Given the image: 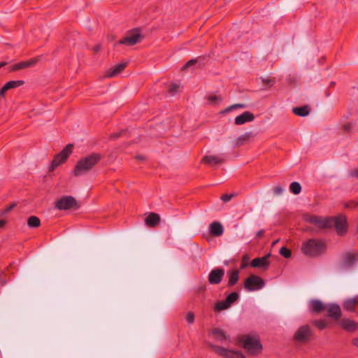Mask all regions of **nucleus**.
I'll list each match as a JSON object with an SVG mask.
<instances>
[{
  "instance_id": "1",
  "label": "nucleus",
  "mask_w": 358,
  "mask_h": 358,
  "mask_svg": "<svg viewBox=\"0 0 358 358\" xmlns=\"http://www.w3.org/2000/svg\"><path fill=\"white\" fill-rule=\"evenodd\" d=\"M101 159V155L95 152L80 159L74 167L73 176L78 177L85 175L99 162Z\"/></svg>"
},
{
  "instance_id": "2",
  "label": "nucleus",
  "mask_w": 358,
  "mask_h": 358,
  "mask_svg": "<svg viewBox=\"0 0 358 358\" xmlns=\"http://www.w3.org/2000/svg\"><path fill=\"white\" fill-rule=\"evenodd\" d=\"M325 243L319 239H310L302 244L301 250L304 255L310 257H316L325 250Z\"/></svg>"
},
{
  "instance_id": "3",
  "label": "nucleus",
  "mask_w": 358,
  "mask_h": 358,
  "mask_svg": "<svg viewBox=\"0 0 358 358\" xmlns=\"http://www.w3.org/2000/svg\"><path fill=\"white\" fill-rule=\"evenodd\" d=\"M240 343L248 353L252 355L259 354L262 350V345L257 336L243 335L240 338Z\"/></svg>"
},
{
  "instance_id": "4",
  "label": "nucleus",
  "mask_w": 358,
  "mask_h": 358,
  "mask_svg": "<svg viewBox=\"0 0 358 358\" xmlns=\"http://www.w3.org/2000/svg\"><path fill=\"white\" fill-rule=\"evenodd\" d=\"M314 331L308 324L301 326L294 333L293 339L294 341L305 344L313 339Z\"/></svg>"
},
{
  "instance_id": "5",
  "label": "nucleus",
  "mask_w": 358,
  "mask_h": 358,
  "mask_svg": "<svg viewBox=\"0 0 358 358\" xmlns=\"http://www.w3.org/2000/svg\"><path fill=\"white\" fill-rule=\"evenodd\" d=\"M80 205L72 196H63L55 203V208L59 210H78Z\"/></svg>"
},
{
  "instance_id": "6",
  "label": "nucleus",
  "mask_w": 358,
  "mask_h": 358,
  "mask_svg": "<svg viewBox=\"0 0 358 358\" xmlns=\"http://www.w3.org/2000/svg\"><path fill=\"white\" fill-rule=\"evenodd\" d=\"M208 346L219 356L224 358H244V355L239 351L229 350L214 344H208Z\"/></svg>"
},
{
  "instance_id": "7",
  "label": "nucleus",
  "mask_w": 358,
  "mask_h": 358,
  "mask_svg": "<svg viewBox=\"0 0 358 358\" xmlns=\"http://www.w3.org/2000/svg\"><path fill=\"white\" fill-rule=\"evenodd\" d=\"M73 151V145L68 144L59 154H57L53 159L50 170L53 171L58 166L63 164L71 154Z\"/></svg>"
},
{
  "instance_id": "8",
  "label": "nucleus",
  "mask_w": 358,
  "mask_h": 358,
  "mask_svg": "<svg viewBox=\"0 0 358 358\" xmlns=\"http://www.w3.org/2000/svg\"><path fill=\"white\" fill-rule=\"evenodd\" d=\"M306 220L315 224L320 229H329L332 227L333 217H322L317 215H309L306 217Z\"/></svg>"
},
{
  "instance_id": "9",
  "label": "nucleus",
  "mask_w": 358,
  "mask_h": 358,
  "mask_svg": "<svg viewBox=\"0 0 358 358\" xmlns=\"http://www.w3.org/2000/svg\"><path fill=\"white\" fill-rule=\"evenodd\" d=\"M264 286V280L260 277L255 275H250L245 279L244 282V288L248 291L259 290Z\"/></svg>"
},
{
  "instance_id": "10",
  "label": "nucleus",
  "mask_w": 358,
  "mask_h": 358,
  "mask_svg": "<svg viewBox=\"0 0 358 358\" xmlns=\"http://www.w3.org/2000/svg\"><path fill=\"white\" fill-rule=\"evenodd\" d=\"M143 36L138 30H133L118 41V44L126 45H134L143 39Z\"/></svg>"
},
{
  "instance_id": "11",
  "label": "nucleus",
  "mask_w": 358,
  "mask_h": 358,
  "mask_svg": "<svg viewBox=\"0 0 358 358\" xmlns=\"http://www.w3.org/2000/svg\"><path fill=\"white\" fill-rule=\"evenodd\" d=\"M332 227H334L337 234L340 236L345 234L347 230V220L343 215L333 217Z\"/></svg>"
},
{
  "instance_id": "12",
  "label": "nucleus",
  "mask_w": 358,
  "mask_h": 358,
  "mask_svg": "<svg viewBox=\"0 0 358 358\" xmlns=\"http://www.w3.org/2000/svg\"><path fill=\"white\" fill-rule=\"evenodd\" d=\"M358 261L357 252H346L343 256V262L341 264L342 268H348L352 267L356 262Z\"/></svg>"
},
{
  "instance_id": "13",
  "label": "nucleus",
  "mask_w": 358,
  "mask_h": 358,
  "mask_svg": "<svg viewBox=\"0 0 358 358\" xmlns=\"http://www.w3.org/2000/svg\"><path fill=\"white\" fill-rule=\"evenodd\" d=\"M224 275V270L223 268L213 269L208 275V282L212 285L219 284Z\"/></svg>"
},
{
  "instance_id": "14",
  "label": "nucleus",
  "mask_w": 358,
  "mask_h": 358,
  "mask_svg": "<svg viewBox=\"0 0 358 358\" xmlns=\"http://www.w3.org/2000/svg\"><path fill=\"white\" fill-rule=\"evenodd\" d=\"M270 255V254H268L262 257L253 259L250 262L251 266L254 268H262L264 269H267L270 264V262L268 260Z\"/></svg>"
},
{
  "instance_id": "15",
  "label": "nucleus",
  "mask_w": 358,
  "mask_h": 358,
  "mask_svg": "<svg viewBox=\"0 0 358 358\" xmlns=\"http://www.w3.org/2000/svg\"><path fill=\"white\" fill-rule=\"evenodd\" d=\"M325 310L327 312L328 316L332 319L338 320L341 316V308L337 304H328Z\"/></svg>"
},
{
  "instance_id": "16",
  "label": "nucleus",
  "mask_w": 358,
  "mask_h": 358,
  "mask_svg": "<svg viewBox=\"0 0 358 358\" xmlns=\"http://www.w3.org/2000/svg\"><path fill=\"white\" fill-rule=\"evenodd\" d=\"M37 60L36 59H32L29 61H22L18 63H16L11 66H10L9 71L10 72L17 71L23 69H26L28 67L33 66L36 64Z\"/></svg>"
},
{
  "instance_id": "17",
  "label": "nucleus",
  "mask_w": 358,
  "mask_h": 358,
  "mask_svg": "<svg viewBox=\"0 0 358 358\" xmlns=\"http://www.w3.org/2000/svg\"><path fill=\"white\" fill-rule=\"evenodd\" d=\"M340 324L343 329L349 332H354L358 329V323L353 320L348 318L341 320Z\"/></svg>"
},
{
  "instance_id": "18",
  "label": "nucleus",
  "mask_w": 358,
  "mask_h": 358,
  "mask_svg": "<svg viewBox=\"0 0 358 358\" xmlns=\"http://www.w3.org/2000/svg\"><path fill=\"white\" fill-rule=\"evenodd\" d=\"M255 119L254 115L250 112V111H245L241 115L237 116L234 122L237 125L243 124L248 122H252Z\"/></svg>"
},
{
  "instance_id": "19",
  "label": "nucleus",
  "mask_w": 358,
  "mask_h": 358,
  "mask_svg": "<svg viewBox=\"0 0 358 358\" xmlns=\"http://www.w3.org/2000/svg\"><path fill=\"white\" fill-rule=\"evenodd\" d=\"M211 334L217 341L224 343L230 341V336L225 334V332L218 328H215L212 330Z\"/></svg>"
},
{
  "instance_id": "20",
  "label": "nucleus",
  "mask_w": 358,
  "mask_h": 358,
  "mask_svg": "<svg viewBox=\"0 0 358 358\" xmlns=\"http://www.w3.org/2000/svg\"><path fill=\"white\" fill-rule=\"evenodd\" d=\"M127 66V63H121L115 65V66L109 69L106 72L105 76L107 78L114 77L120 73Z\"/></svg>"
},
{
  "instance_id": "21",
  "label": "nucleus",
  "mask_w": 358,
  "mask_h": 358,
  "mask_svg": "<svg viewBox=\"0 0 358 358\" xmlns=\"http://www.w3.org/2000/svg\"><path fill=\"white\" fill-rule=\"evenodd\" d=\"M224 159L220 156L206 155L201 159V163L207 164L210 166L223 163Z\"/></svg>"
},
{
  "instance_id": "22",
  "label": "nucleus",
  "mask_w": 358,
  "mask_h": 358,
  "mask_svg": "<svg viewBox=\"0 0 358 358\" xmlns=\"http://www.w3.org/2000/svg\"><path fill=\"white\" fill-rule=\"evenodd\" d=\"M160 221V217L155 213H150L145 220V224L150 227H156Z\"/></svg>"
},
{
  "instance_id": "23",
  "label": "nucleus",
  "mask_w": 358,
  "mask_h": 358,
  "mask_svg": "<svg viewBox=\"0 0 358 358\" xmlns=\"http://www.w3.org/2000/svg\"><path fill=\"white\" fill-rule=\"evenodd\" d=\"M210 233L213 236H220L224 232L222 225L218 222H213L210 224L209 227Z\"/></svg>"
},
{
  "instance_id": "24",
  "label": "nucleus",
  "mask_w": 358,
  "mask_h": 358,
  "mask_svg": "<svg viewBox=\"0 0 358 358\" xmlns=\"http://www.w3.org/2000/svg\"><path fill=\"white\" fill-rule=\"evenodd\" d=\"M357 304H358L357 296L346 300L343 303V308L348 311L355 312Z\"/></svg>"
},
{
  "instance_id": "25",
  "label": "nucleus",
  "mask_w": 358,
  "mask_h": 358,
  "mask_svg": "<svg viewBox=\"0 0 358 358\" xmlns=\"http://www.w3.org/2000/svg\"><path fill=\"white\" fill-rule=\"evenodd\" d=\"M325 305L320 300H313L310 301V308L314 313H320L326 309Z\"/></svg>"
},
{
  "instance_id": "26",
  "label": "nucleus",
  "mask_w": 358,
  "mask_h": 358,
  "mask_svg": "<svg viewBox=\"0 0 358 358\" xmlns=\"http://www.w3.org/2000/svg\"><path fill=\"white\" fill-rule=\"evenodd\" d=\"M292 112L296 115L300 117L307 116L310 113V108L308 106H303L301 107H294L292 108Z\"/></svg>"
},
{
  "instance_id": "27",
  "label": "nucleus",
  "mask_w": 358,
  "mask_h": 358,
  "mask_svg": "<svg viewBox=\"0 0 358 358\" xmlns=\"http://www.w3.org/2000/svg\"><path fill=\"white\" fill-rule=\"evenodd\" d=\"M239 279V272L238 270H233L229 273L228 286L231 287L234 285Z\"/></svg>"
},
{
  "instance_id": "28",
  "label": "nucleus",
  "mask_w": 358,
  "mask_h": 358,
  "mask_svg": "<svg viewBox=\"0 0 358 358\" xmlns=\"http://www.w3.org/2000/svg\"><path fill=\"white\" fill-rule=\"evenodd\" d=\"M27 225L30 228H38L41 225V220L36 216H34V215L30 216L27 219Z\"/></svg>"
},
{
  "instance_id": "29",
  "label": "nucleus",
  "mask_w": 358,
  "mask_h": 358,
  "mask_svg": "<svg viewBox=\"0 0 358 358\" xmlns=\"http://www.w3.org/2000/svg\"><path fill=\"white\" fill-rule=\"evenodd\" d=\"M24 82L23 80H10L7 82L5 85L8 88V90L17 88L23 85Z\"/></svg>"
},
{
  "instance_id": "30",
  "label": "nucleus",
  "mask_w": 358,
  "mask_h": 358,
  "mask_svg": "<svg viewBox=\"0 0 358 358\" xmlns=\"http://www.w3.org/2000/svg\"><path fill=\"white\" fill-rule=\"evenodd\" d=\"M229 306H230V305L224 299L223 301H218L215 305L214 310L215 311H220V310H225V309L228 308Z\"/></svg>"
},
{
  "instance_id": "31",
  "label": "nucleus",
  "mask_w": 358,
  "mask_h": 358,
  "mask_svg": "<svg viewBox=\"0 0 358 358\" xmlns=\"http://www.w3.org/2000/svg\"><path fill=\"white\" fill-rule=\"evenodd\" d=\"M252 136V134L251 133H245L241 136H240L237 139H236V145H241L243 144V143L245 141H250V138Z\"/></svg>"
},
{
  "instance_id": "32",
  "label": "nucleus",
  "mask_w": 358,
  "mask_h": 358,
  "mask_svg": "<svg viewBox=\"0 0 358 358\" xmlns=\"http://www.w3.org/2000/svg\"><path fill=\"white\" fill-rule=\"evenodd\" d=\"M289 189L291 192L294 194H298L301 191V185L298 182H293L290 184Z\"/></svg>"
},
{
  "instance_id": "33",
  "label": "nucleus",
  "mask_w": 358,
  "mask_h": 358,
  "mask_svg": "<svg viewBox=\"0 0 358 358\" xmlns=\"http://www.w3.org/2000/svg\"><path fill=\"white\" fill-rule=\"evenodd\" d=\"M238 296H239L238 294L236 292H231V294H229L227 296L225 300L231 306V303L235 302L238 299Z\"/></svg>"
},
{
  "instance_id": "34",
  "label": "nucleus",
  "mask_w": 358,
  "mask_h": 358,
  "mask_svg": "<svg viewBox=\"0 0 358 358\" xmlns=\"http://www.w3.org/2000/svg\"><path fill=\"white\" fill-rule=\"evenodd\" d=\"M313 324L317 327L320 330L326 328L327 323L324 320H318L313 322Z\"/></svg>"
},
{
  "instance_id": "35",
  "label": "nucleus",
  "mask_w": 358,
  "mask_h": 358,
  "mask_svg": "<svg viewBox=\"0 0 358 358\" xmlns=\"http://www.w3.org/2000/svg\"><path fill=\"white\" fill-rule=\"evenodd\" d=\"M17 206L16 203H13L6 206L4 209L0 210V217L3 216L5 214L11 211Z\"/></svg>"
},
{
  "instance_id": "36",
  "label": "nucleus",
  "mask_w": 358,
  "mask_h": 358,
  "mask_svg": "<svg viewBox=\"0 0 358 358\" xmlns=\"http://www.w3.org/2000/svg\"><path fill=\"white\" fill-rule=\"evenodd\" d=\"M279 253L285 258H289L292 256V252L286 247H282L280 249Z\"/></svg>"
},
{
  "instance_id": "37",
  "label": "nucleus",
  "mask_w": 358,
  "mask_h": 358,
  "mask_svg": "<svg viewBox=\"0 0 358 358\" xmlns=\"http://www.w3.org/2000/svg\"><path fill=\"white\" fill-rule=\"evenodd\" d=\"M237 194L236 193H232V194H222V196L220 197V199L223 201V202H228L232 198L236 196Z\"/></svg>"
},
{
  "instance_id": "38",
  "label": "nucleus",
  "mask_w": 358,
  "mask_h": 358,
  "mask_svg": "<svg viewBox=\"0 0 358 358\" xmlns=\"http://www.w3.org/2000/svg\"><path fill=\"white\" fill-rule=\"evenodd\" d=\"M207 99L210 103H215L217 101H222L221 96L217 95H209Z\"/></svg>"
},
{
  "instance_id": "39",
  "label": "nucleus",
  "mask_w": 358,
  "mask_h": 358,
  "mask_svg": "<svg viewBox=\"0 0 358 358\" xmlns=\"http://www.w3.org/2000/svg\"><path fill=\"white\" fill-rule=\"evenodd\" d=\"M262 82L264 85L268 86V87H272L275 83V80L273 78H262Z\"/></svg>"
},
{
  "instance_id": "40",
  "label": "nucleus",
  "mask_w": 358,
  "mask_h": 358,
  "mask_svg": "<svg viewBox=\"0 0 358 358\" xmlns=\"http://www.w3.org/2000/svg\"><path fill=\"white\" fill-rule=\"evenodd\" d=\"M179 85L177 84V83H172L170 86H169V94H171V95H174L175 93L178 91V90L179 89Z\"/></svg>"
},
{
  "instance_id": "41",
  "label": "nucleus",
  "mask_w": 358,
  "mask_h": 358,
  "mask_svg": "<svg viewBox=\"0 0 358 358\" xmlns=\"http://www.w3.org/2000/svg\"><path fill=\"white\" fill-rule=\"evenodd\" d=\"M354 126L355 124L353 123L348 122L343 126V129H344L345 131L350 133L352 131Z\"/></svg>"
},
{
  "instance_id": "42",
  "label": "nucleus",
  "mask_w": 358,
  "mask_h": 358,
  "mask_svg": "<svg viewBox=\"0 0 358 358\" xmlns=\"http://www.w3.org/2000/svg\"><path fill=\"white\" fill-rule=\"evenodd\" d=\"M273 192L275 195H280L283 192V188L280 185H277L273 187Z\"/></svg>"
},
{
  "instance_id": "43",
  "label": "nucleus",
  "mask_w": 358,
  "mask_h": 358,
  "mask_svg": "<svg viewBox=\"0 0 358 358\" xmlns=\"http://www.w3.org/2000/svg\"><path fill=\"white\" fill-rule=\"evenodd\" d=\"M186 320L189 324H192L194 321V315L192 312H189L186 315Z\"/></svg>"
},
{
  "instance_id": "44",
  "label": "nucleus",
  "mask_w": 358,
  "mask_h": 358,
  "mask_svg": "<svg viewBox=\"0 0 358 358\" xmlns=\"http://www.w3.org/2000/svg\"><path fill=\"white\" fill-rule=\"evenodd\" d=\"M245 108V104H243V103H237V104H234L231 106H229L227 110L226 111H229L232 109H236V108Z\"/></svg>"
},
{
  "instance_id": "45",
  "label": "nucleus",
  "mask_w": 358,
  "mask_h": 358,
  "mask_svg": "<svg viewBox=\"0 0 358 358\" xmlns=\"http://www.w3.org/2000/svg\"><path fill=\"white\" fill-rule=\"evenodd\" d=\"M358 206V203L354 201H351L345 204L346 208H355Z\"/></svg>"
},
{
  "instance_id": "46",
  "label": "nucleus",
  "mask_w": 358,
  "mask_h": 358,
  "mask_svg": "<svg viewBox=\"0 0 358 358\" xmlns=\"http://www.w3.org/2000/svg\"><path fill=\"white\" fill-rule=\"evenodd\" d=\"M196 63V59H190L189 61H188L185 65L184 66L182 67L183 69H187L188 67L195 64Z\"/></svg>"
},
{
  "instance_id": "47",
  "label": "nucleus",
  "mask_w": 358,
  "mask_h": 358,
  "mask_svg": "<svg viewBox=\"0 0 358 358\" xmlns=\"http://www.w3.org/2000/svg\"><path fill=\"white\" fill-rule=\"evenodd\" d=\"M350 176L352 178H358V169L350 171Z\"/></svg>"
},
{
  "instance_id": "48",
  "label": "nucleus",
  "mask_w": 358,
  "mask_h": 358,
  "mask_svg": "<svg viewBox=\"0 0 358 358\" xmlns=\"http://www.w3.org/2000/svg\"><path fill=\"white\" fill-rule=\"evenodd\" d=\"M8 88L4 85L0 90V96L4 97L6 92L8 91Z\"/></svg>"
},
{
  "instance_id": "49",
  "label": "nucleus",
  "mask_w": 358,
  "mask_h": 358,
  "mask_svg": "<svg viewBox=\"0 0 358 358\" xmlns=\"http://www.w3.org/2000/svg\"><path fill=\"white\" fill-rule=\"evenodd\" d=\"M264 234V230H262V229L259 230V231L257 232V234H256V237H257V238H261L263 236Z\"/></svg>"
},
{
  "instance_id": "50",
  "label": "nucleus",
  "mask_w": 358,
  "mask_h": 358,
  "mask_svg": "<svg viewBox=\"0 0 358 358\" xmlns=\"http://www.w3.org/2000/svg\"><path fill=\"white\" fill-rule=\"evenodd\" d=\"M92 50H93L94 52L97 53L101 50V45L98 44V45H95L94 47H93Z\"/></svg>"
},
{
  "instance_id": "51",
  "label": "nucleus",
  "mask_w": 358,
  "mask_h": 358,
  "mask_svg": "<svg viewBox=\"0 0 358 358\" xmlns=\"http://www.w3.org/2000/svg\"><path fill=\"white\" fill-rule=\"evenodd\" d=\"M352 344L358 348V337H356L352 340Z\"/></svg>"
},
{
  "instance_id": "52",
  "label": "nucleus",
  "mask_w": 358,
  "mask_h": 358,
  "mask_svg": "<svg viewBox=\"0 0 358 358\" xmlns=\"http://www.w3.org/2000/svg\"><path fill=\"white\" fill-rule=\"evenodd\" d=\"M136 159H138V160L143 161V160L145 159V157L144 156H142V155H137L136 157Z\"/></svg>"
},
{
  "instance_id": "53",
  "label": "nucleus",
  "mask_w": 358,
  "mask_h": 358,
  "mask_svg": "<svg viewBox=\"0 0 358 358\" xmlns=\"http://www.w3.org/2000/svg\"><path fill=\"white\" fill-rule=\"evenodd\" d=\"M120 136V133H115L110 136L112 138H117Z\"/></svg>"
},
{
  "instance_id": "54",
  "label": "nucleus",
  "mask_w": 358,
  "mask_h": 358,
  "mask_svg": "<svg viewBox=\"0 0 358 358\" xmlns=\"http://www.w3.org/2000/svg\"><path fill=\"white\" fill-rule=\"evenodd\" d=\"M6 224V221L3 220H0V228L3 227Z\"/></svg>"
},
{
  "instance_id": "55",
  "label": "nucleus",
  "mask_w": 358,
  "mask_h": 358,
  "mask_svg": "<svg viewBox=\"0 0 358 358\" xmlns=\"http://www.w3.org/2000/svg\"><path fill=\"white\" fill-rule=\"evenodd\" d=\"M7 64V62H0V69L3 66H5Z\"/></svg>"
},
{
  "instance_id": "56",
  "label": "nucleus",
  "mask_w": 358,
  "mask_h": 358,
  "mask_svg": "<svg viewBox=\"0 0 358 358\" xmlns=\"http://www.w3.org/2000/svg\"><path fill=\"white\" fill-rule=\"evenodd\" d=\"M246 266V264H242L241 268H244Z\"/></svg>"
},
{
  "instance_id": "57",
  "label": "nucleus",
  "mask_w": 358,
  "mask_h": 358,
  "mask_svg": "<svg viewBox=\"0 0 358 358\" xmlns=\"http://www.w3.org/2000/svg\"><path fill=\"white\" fill-rule=\"evenodd\" d=\"M330 85H331V86H333L334 85H335V83L334 82H331Z\"/></svg>"
},
{
  "instance_id": "58",
  "label": "nucleus",
  "mask_w": 358,
  "mask_h": 358,
  "mask_svg": "<svg viewBox=\"0 0 358 358\" xmlns=\"http://www.w3.org/2000/svg\"><path fill=\"white\" fill-rule=\"evenodd\" d=\"M326 96H329V93L328 92H326Z\"/></svg>"
},
{
  "instance_id": "59",
  "label": "nucleus",
  "mask_w": 358,
  "mask_h": 358,
  "mask_svg": "<svg viewBox=\"0 0 358 358\" xmlns=\"http://www.w3.org/2000/svg\"><path fill=\"white\" fill-rule=\"evenodd\" d=\"M357 298H358V296H357Z\"/></svg>"
}]
</instances>
